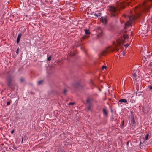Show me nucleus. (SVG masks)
Here are the masks:
<instances>
[{
    "label": "nucleus",
    "mask_w": 152,
    "mask_h": 152,
    "mask_svg": "<svg viewBox=\"0 0 152 152\" xmlns=\"http://www.w3.org/2000/svg\"><path fill=\"white\" fill-rule=\"evenodd\" d=\"M152 5V0H145L142 5L136 6L135 9L131 11L129 16V21L125 23V28L132 26L135 20L140 16L143 12H149Z\"/></svg>",
    "instance_id": "nucleus-1"
},
{
    "label": "nucleus",
    "mask_w": 152,
    "mask_h": 152,
    "mask_svg": "<svg viewBox=\"0 0 152 152\" xmlns=\"http://www.w3.org/2000/svg\"><path fill=\"white\" fill-rule=\"evenodd\" d=\"M128 35L127 34H124L123 37H121L120 38H118L117 40V42H114L113 43V48L111 47H110L106 48L105 50L102 52V54L104 55V54L106 53L110 52L113 51L114 50L118 51L119 48H121L123 43L126 42V41L128 40Z\"/></svg>",
    "instance_id": "nucleus-2"
},
{
    "label": "nucleus",
    "mask_w": 152,
    "mask_h": 152,
    "mask_svg": "<svg viewBox=\"0 0 152 152\" xmlns=\"http://www.w3.org/2000/svg\"><path fill=\"white\" fill-rule=\"evenodd\" d=\"M101 21L103 23L105 24L107 23V19L106 17H102L100 19Z\"/></svg>",
    "instance_id": "nucleus-3"
},
{
    "label": "nucleus",
    "mask_w": 152,
    "mask_h": 152,
    "mask_svg": "<svg viewBox=\"0 0 152 152\" xmlns=\"http://www.w3.org/2000/svg\"><path fill=\"white\" fill-rule=\"evenodd\" d=\"M21 34H18L17 39V43L18 44L20 41V39L21 37Z\"/></svg>",
    "instance_id": "nucleus-4"
},
{
    "label": "nucleus",
    "mask_w": 152,
    "mask_h": 152,
    "mask_svg": "<svg viewBox=\"0 0 152 152\" xmlns=\"http://www.w3.org/2000/svg\"><path fill=\"white\" fill-rule=\"evenodd\" d=\"M148 22L149 24L152 23V16H151L150 18H149V19L148 20Z\"/></svg>",
    "instance_id": "nucleus-5"
},
{
    "label": "nucleus",
    "mask_w": 152,
    "mask_h": 152,
    "mask_svg": "<svg viewBox=\"0 0 152 152\" xmlns=\"http://www.w3.org/2000/svg\"><path fill=\"white\" fill-rule=\"evenodd\" d=\"M131 121L132 122L133 124L135 123V121L134 119V116H132L131 118Z\"/></svg>",
    "instance_id": "nucleus-6"
},
{
    "label": "nucleus",
    "mask_w": 152,
    "mask_h": 152,
    "mask_svg": "<svg viewBox=\"0 0 152 152\" xmlns=\"http://www.w3.org/2000/svg\"><path fill=\"white\" fill-rule=\"evenodd\" d=\"M119 102L121 103H122V102L126 103L127 102V101L126 99H120L119 101Z\"/></svg>",
    "instance_id": "nucleus-7"
},
{
    "label": "nucleus",
    "mask_w": 152,
    "mask_h": 152,
    "mask_svg": "<svg viewBox=\"0 0 152 152\" xmlns=\"http://www.w3.org/2000/svg\"><path fill=\"white\" fill-rule=\"evenodd\" d=\"M103 111L104 115L105 116H107V112L106 110L105 109H103Z\"/></svg>",
    "instance_id": "nucleus-8"
},
{
    "label": "nucleus",
    "mask_w": 152,
    "mask_h": 152,
    "mask_svg": "<svg viewBox=\"0 0 152 152\" xmlns=\"http://www.w3.org/2000/svg\"><path fill=\"white\" fill-rule=\"evenodd\" d=\"M125 53L123 52H121L120 56L121 57L124 56L125 55Z\"/></svg>",
    "instance_id": "nucleus-9"
},
{
    "label": "nucleus",
    "mask_w": 152,
    "mask_h": 152,
    "mask_svg": "<svg viewBox=\"0 0 152 152\" xmlns=\"http://www.w3.org/2000/svg\"><path fill=\"white\" fill-rule=\"evenodd\" d=\"M137 71L136 70H134L133 71V76L134 77H136V72Z\"/></svg>",
    "instance_id": "nucleus-10"
},
{
    "label": "nucleus",
    "mask_w": 152,
    "mask_h": 152,
    "mask_svg": "<svg viewBox=\"0 0 152 152\" xmlns=\"http://www.w3.org/2000/svg\"><path fill=\"white\" fill-rule=\"evenodd\" d=\"M143 62V63L146 62V63L147 62V60L146 58H143V59L142 60V62Z\"/></svg>",
    "instance_id": "nucleus-11"
},
{
    "label": "nucleus",
    "mask_w": 152,
    "mask_h": 152,
    "mask_svg": "<svg viewBox=\"0 0 152 152\" xmlns=\"http://www.w3.org/2000/svg\"><path fill=\"white\" fill-rule=\"evenodd\" d=\"M85 33L86 34H88L89 33V30L87 29L86 30H85Z\"/></svg>",
    "instance_id": "nucleus-12"
},
{
    "label": "nucleus",
    "mask_w": 152,
    "mask_h": 152,
    "mask_svg": "<svg viewBox=\"0 0 152 152\" xmlns=\"http://www.w3.org/2000/svg\"><path fill=\"white\" fill-rule=\"evenodd\" d=\"M91 99L89 98H88L87 99L86 102L87 103H89L91 101Z\"/></svg>",
    "instance_id": "nucleus-13"
},
{
    "label": "nucleus",
    "mask_w": 152,
    "mask_h": 152,
    "mask_svg": "<svg viewBox=\"0 0 152 152\" xmlns=\"http://www.w3.org/2000/svg\"><path fill=\"white\" fill-rule=\"evenodd\" d=\"M42 82H43V81L42 80H40V81H39L38 82V84L39 85V84H42Z\"/></svg>",
    "instance_id": "nucleus-14"
},
{
    "label": "nucleus",
    "mask_w": 152,
    "mask_h": 152,
    "mask_svg": "<svg viewBox=\"0 0 152 152\" xmlns=\"http://www.w3.org/2000/svg\"><path fill=\"white\" fill-rule=\"evenodd\" d=\"M148 136H149V134H146V135L145 137V140H148Z\"/></svg>",
    "instance_id": "nucleus-15"
},
{
    "label": "nucleus",
    "mask_w": 152,
    "mask_h": 152,
    "mask_svg": "<svg viewBox=\"0 0 152 152\" xmlns=\"http://www.w3.org/2000/svg\"><path fill=\"white\" fill-rule=\"evenodd\" d=\"M106 68H107V67L106 66H103L102 67V69L103 70L104 69H106Z\"/></svg>",
    "instance_id": "nucleus-16"
},
{
    "label": "nucleus",
    "mask_w": 152,
    "mask_h": 152,
    "mask_svg": "<svg viewBox=\"0 0 152 152\" xmlns=\"http://www.w3.org/2000/svg\"><path fill=\"white\" fill-rule=\"evenodd\" d=\"M47 60L48 61H50L51 60V56H50L48 58H47Z\"/></svg>",
    "instance_id": "nucleus-17"
},
{
    "label": "nucleus",
    "mask_w": 152,
    "mask_h": 152,
    "mask_svg": "<svg viewBox=\"0 0 152 152\" xmlns=\"http://www.w3.org/2000/svg\"><path fill=\"white\" fill-rule=\"evenodd\" d=\"M18 52H19V48H18L17 49L16 53L17 54H18Z\"/></svg>",
    "instance_id": "nucleus-18"
},
{
    "label": "nucleus",
    "mask_w": 152,
    "mask_h": 152,
    "mask_svg": "<svg viewBox=\"0 0 152 152\" xmlns=\"http://www.w3.org/2000/svg\"><path fill=\"white\" fill-rule=\"evenodd\" d=\"M74 102H70L68 104L69 105H71L74 104Z\"/></svg>",
    "instance_id": "nucleus-19"
},
{
    "label": "nucleus",
    "mask_w": 152,
    "mask_h": 152,
    "mask_svg": "<svg viewBox=\"0 0 152 152\" xmlns=\"http://www.w3.org/2000/svg\"><path fill=\"white\" fill-rule=\"evenodd\" d=\"M129 44H127L126 45H124V46L126 47H127L129 46Z\"/></svg>",
    "instance_id": "nucleus-20"
},
{
    "label": "nucleus",
    "mask_w": 152,
    "mask_h": 152,
    "mask_svg": "<svg viewBox=\"0 0 152 152\" xmlns=\"http://www.w3.org/2000/svg\"><path fill=\"white\" fill-rule=\"evenodd\" d=\"M10 102H8L7 103V105H10Z\"/></svg>",
    "instance_id": "nucleus-21"
},
{
    "label": "nucleus",
    "mask_w": 152,
    "mask_h": 152,
    "mask_svg": "<svg viewBox=\"0 0 152 152\" xmlns=\"http://www.w3.org/2000/svg\"><path fill=\"white\" fill-rule=\"evenodd\" d=\"M121 123L122 124V126H123L124 125V121L123 120V121L121 122Z\"/></svg>",
    "instance_id": "nucleus-22"
},
{
    "label": "nucleus",
    "mask_w": 152,
    "mask_h": 152,
    "mask_svg": "<svg viewBox=\"0 0 152 152\" xmlns=\"http://www.w3.org/2000/svg\"><path fill=\"white\" fill-rule=\"evenodd\" d=\"M149 88L150 89H152V86H150L149 87Z\"/></svg>",
    "instance_id": "nucleus-23"
},
{
    "label": "nucleus",
    "mask_w": 152,
    "mask_h": 152,
    "mask_svg": "<svg viewBox=\"0 0 152 152\" xmlns=\"http://www.w3.org/2000/svg\"><path fill=\"white\" fill-rule=\"evenodd\" d=\"M23 137H22V142H23Z\"/></svg>",
    "instance_id": "nucleus-24"
},
{
    "label": "nucleus",
    "mask_w": 152,
    "mask_h": 152,
    "mask_svg": "<svg viewBox=\"0 0 152 152\" xmlns=\"http://www.w3.org/2000/svg\"><path fill=\"white\" fill-rule=\"evenodd\" d=\"M94 15H95V16H97V14H96L95 13V14H94Z\"/></svg>",
    "instance_id": "nucleus-25"
},
{
    "label": "nucleus",
    "mask_w": 152,
    "mask_h": 152,
    "mask_svg": "<svg viewBox=\"0 0 152 152\" xmlns=\"http://www.w3.org/2000/svg\"><path fill=\"white\" fill-rule=\"evenodd\" d=\"M88 110H90V107H89V108H88Z\"/></svg>",
    "instance_id": "nucleus-26"
},
{
    "label": "nucleus",
    "mask_w": 152,
    "mask_h": 152,
    "mask_svg": "<svg viewBox=\"0 0 152 152\" xmlns=\"http://www.w3.org/2000/svg\"><path fill=\"white\" fill-rule=\"evenodd\" d=\"M13 131H12L11 133H13Z\"/></svg>",
    "instance_id": "nucleus-27"
},
{
    "label": "nucleus",
    "mask_w": 152,
    "mask_h": 152,
    "mask_svg": "<svg viewBox=\"0 0 152 152\" xmlns=\"http://www.w3.org/2000/svg\"><path fill=\"white\" fill-rule=\"evenodd\" d=\"M65 92H66V91H65V90H64V93H65Z\"/></svg>",
    "instance_id": "nucleus-28"
},
{
    "label": "nucleus",
    "mask_w": 152,
    "mask_h": 152,
    "mask_svg": "<svg viewBox=\"0 0 152 152\" xmlns=\"http://www.w3.org/2000/svg\"><path fill=\"white\" fill-rule=\"evenodd\" d=\"M21 80L22 81H23V79H21Z\"/></svg>",
    "instance_id": "nucleus-29"
},
{
    "label": "nucleus",
    "mask_w": 152,
    "mask_h": 152,
    "mask_svg": "<svg viewBox=\"0 0 152 152\" xmlns=\"http://www.w3.org/2000/svg\"><path fill=\"white\" fill-rule=\"evenodd\" d=\"M99 14H101V13H99Z\"/></svg>",
    "instance_id": "nucleus-30"
}]
</instances>
